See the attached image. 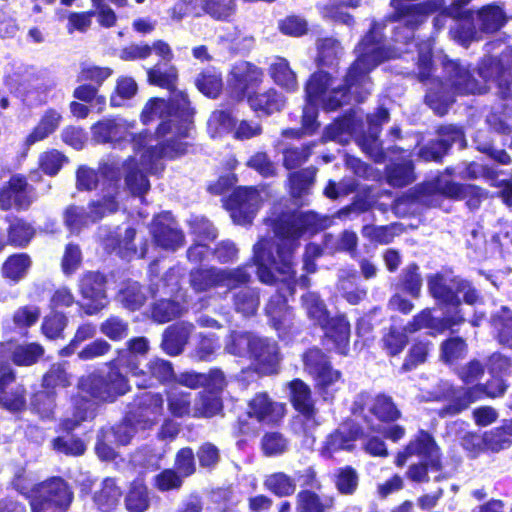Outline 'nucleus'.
<instances>
[{
    "mask_svg": "<svg viewBox=\"0 0 512 512\" xmlns=\"http://www.w3.org/2000/svg\"><path fill=\"white\" fill-rule=\"evenodd\" d=\"M268 222L278 237L276 256L272 252L275 246L269 239H261L254 245V264L257 266L258 278L262 283H283L276 295L269 300L265 310L271 324L276 330L286 329L291 320V311L287 306V295L294 293L295 263L294 251L299 245V238L313 234L329 227L332 220L313 211L290 210L284 204L274 205Z\"/></svg>",
    "mask_w": 512,
    "mask_h": 512,
    "instance_id": "nucleus-1",
    "label": "nucleus"
},
{
    "mask_svg": "<svg viewBox=\"0 0 512 512\" xmlns=\"http://www.w3.org/2000/svg\"><path fill=\"white\" fill-rule=\"evenodd\" d=\"M135 122L123 118H105L91 127L92 139L100 144H110L123 149L131 145L134 156L122 163L127 188L133 195L142 197L150 183L146 173L156 174L164 169L163 159H175L187 152L188 144L175 139L172 135H159L143 130L135 133Z\"/></svg>",
    "mask_w": 512,
    "mask_h": 512,
    "instance_id": "nucleus-2",
    "label": "nucleus"
},
{
    "mask_svg": "<svg viewBox=\"0 0 512 512\" xmlns=\"http://www.w3.org/2000/svg\"><path fill=\"white\" fill-rule=\"evenodd\" d=\"M371 36L372 34L367 35L357 45V58L348 69L343 85L336 84V79L324 71L316 72L310 77L306 85L308 103L303 109L302 117V129L305 133L312 134L318 127L316 106L335 110L347 101L348 91L352 90L358 101H363L370 93L372 84L369 73L383 59L395 56L393 53L384 55L379 43L370 41Z\"/></svg>",
    "mask_w": 512,
    "mask_h": 512,
    "instance_id": "nucleus-3",
    "label": "nucleus"
},
{
    "mask_svg": "<svg viewBox=\"0 0 512 512\" xmlns=\"http://www.w3.org/2000/svg\"><path fill=\"white\" fill-rule=\"evenodd\" d=\"M418 49V77L426 86L425 102L438 115L447 113L454 102L455 95L481 94L486 86L478 82L470 73L467 66L453 60L443 58V71L446 82L431 77L430 41L416 45Z\"/></svg>",
    "mask_w": 512,
    "mask_h": 512,
    "instance_id": "nucleus-4",
    "label": "nucleus"
},
{
    "mask_svg": "<svg viewBox=\"0 0 512 512\" xmlns=\"http://www.w3.org/2000/svg\"><path fill=\"white\" fill-rule=\"evenodd\" d=\"M150 84L166 88L172 91L169 102L163 99H151L141 113L144 124L156 118L161 119L158 126L159 135H172L182 141L189 136L192 129L193 110L190 107L188 96L185 92L176 90L177 70L174 66L157 64L147 71Z\"/></svg>",
    "mask_w": 512,
    "mask_h": 512,
    "instance_id": "nucleus-5",
    "label": "nucleus"
},
{
    "mask_svg": "<svg viewBox=\"0 0 512 512\" xmlns=\"http://www.w3.org/2000/svg\"><path fill=\"white\" fill-rule=\"evenodd\" d=\"M444 197L454 200H466V205L471 210L479 208L487 193L482 188L471 184H459L453 181L437 177L431 181L418 185L413 191L398 198L395 208L400 209L402 204L419 202L430 207H440Z\"/></svg>",
    "mask_w": 512,
    "mask_h": 512,
    "instance_id": "nucleus-6",
    "label": "nucleus"
},
{
    "mask_svg": "<svg viewBox=\"0 0 512 512\" xmlns=\"http://www.w3.org/2000/svg\"><path fill=\"white\" fill-rule=\"evenodd\" d=\"M102 173L110 179L107 193L102 200L92 202L89 212L83 207L69 206L64 212V222L72 233L79 232L82 228L100 220L106 213L115 212L118 208L116 195L118 194V182L121 177L119 163L112 160L102 166Z\"/></svg>",
    "mask_w": 512,
    "mask_h": 512,
    "instance_id": "nucleus-7",
    "label": "nucleus"
},
{
    "mask_svg": "<svg viewBox=\"0 0 512 512\" xmlns=\"http://www.w3.org/2000/svg\"><path fill=\"white\" fill-rule=\"evenodd\" d=\"M427 285L431 296L445 308V311L455 312L457 309L463 311L460 295L469 305L475 304L479 299L477 290L468 281L450 274L430 275L427 278Z\"/></svg>",
    "mask_w": 512,
    "mask_h": 512,
    "instance_id": "nucleus-8",
    "label": "nucleus"
},
{
    "mask_svg": "<svg viewBox=\"0 0 512 512\" xmlns=\"http://www.w3.org/2000/svg\"><path fill=\"white\" fill-rule=\"evenodd\" d=\"M117 362L109 363L106 374L92 373L83 376L78 383L80 393L89 395L98 402H113L130 389L127 377L120 372Z\"/></svg>",
    "mask_w": 512,
    "mask_h": 512,
    "instance_id": "nucleus-9",
    "label": "nucleus"
},
{
    "mask_svg": "<svg viewBox=\"0 0 512 512\" xmlns=\"http://www.w3.org/2000/svg\"><path fill=\"white\" fill-rule=\"evenodd\" d=\"M250 279L247 265L236 268L198 267L192 269L189 275L190 286L196 293L207 292L217 287L233 290L239 285L248 284Z\"/></svg>",
    "mask_w": 512,
    "mask_h": 512,
    "instance_id": "nucleus-10",
    "label": "nucleus"
},
{
    "mask_svg": "<svg viewBox=\"0 0 512 512\" xmlns=\"http://www.w3.org/2000/svg\"><path fill=\"white\" fill-rule=\"evenodd\" d=\"M72 492L66 482L53 477L35 484L30 495L31 512H64L72 502Z\"/></svg>",
    "mask_w": 512,
    "mask_h": 512,
    "instance_id": "nucleus-11",
    "label": "nucleus"
},
{
    "mask_svg": "<svg viewBox=\"0 0 512 512\" xmlns=\"http://www.w3.org/2000/svg\"><path fill=\"white\" fill-rule=\"evenodd\" d=\"M507 390V384L503 378L494 376L485 385H475L468 389H456L448 387L447 397L451 402L439 411V416L446 417L459 414L481 395L491 398L501 397Z\"/></svg>",
    "mask_w": 512,
    "mask_h": 512,
    "instance_id": "nucleus-12",
    "label": "nucleus"
},
{
    "mask_svg": "<svg viewBox=\"0 0 512 512\" xmlns=\"http://www.w3.org/2000/svg\"><path fill=\"white\" fill-rule=\"evenodd\" d=\"M485 83L495 82L503 98L512 94V47L506 46L500 58H484L478 68Z\"/></svg>",
    "mask_w": 512,
    "mask_h": 512,
    "instance_id": "nucleus-13",
    "label": "nucleus"
},
{
    "mask_svg": "<svg viewBox=\"0 0 512 512\" xmlns=\"http://www.w3.org/2000/svg\"><path fill=\"white\" fill-rule=\"evenodd\" d=\"M11 90L17 91L28 105H41L46 102V93L52 83H46L35 73L18 70L5 79Z\"/></svg>",
    "mask_w": 512,
    "mask_h": 512,
    "instance_id": "nucleus-14",
    "label": "nucleus"
},
{
    "mask_svg": "<svg viewBox=\"0 0 512 512\" xmlns=\"http://www.w3.org/2000/svg\"><path fill=\"white\" fill-rule=\"evenodd\" d=\"M303 361L305 370L315 379L324 399H328L329 390L340 381L341 373L332 368L327 356L318 348L309 349Z\"/></svg>",
    "mask_w": 512,
    "mask_h": 512,
    "instance_id": "nucleus-15",
    "label": "nucleus"
},
{
    "mask_svg": "<svg viewBox=\"0 0 512 512\" xmlns=\"http://www.w3.org/2000/svg\"><path fill=\"white\" fill-rule=\"evenodd\" d=\"M465 322V313L461 309L455 312L450 310L444 312L443 318H435L432 316L430 309H424L415 315L404 327L407 333H415L422 329L430 330V334L434 335L442 333L447 329H453Z\"/></svg>",
    "mask_w": 512,
    "mask_h": 512,
    "instance_id": "nucleus-16",
    "label": "nucleus"
},
{
    "mask_svg": "<svg viewBox=\"0 0 512 512\" xmlns=\"http://www.w3.org/2000/svg\"><path fill=\"white\" fill-rule=\"evenodd\" d=\"M261 202L262 197L257 189L240 187L233 192L227 205L233 221L245 225L252 222Z\"/></svg>",
    "mask_w": 512,
    "mask_h": 512,
    "instance_id": "nucleus-17",
    "label": "nucleus"
},
{
    "mask_svg": "<svg viewBox=\"0 0 512 512\" xmlns=\"http://www.w3.org/2000/svg\"><path fill=\"white\" fill-rule=\"evenodd\" d=\"M35 199L33 187L21 175L12 176L7 185L0 189V207L3 210L12 208L26 210Z\"/></svg>",
    "mask_w": 512,
    "mask_h": 512,
    "instance_id": "nucleus-18",
    "label": "nucleus"
},
{
    "mask_svg": "<svg viewBox=\"0 0 512 512\" xmlns=\"http://www.w3.org/2000/svg\"><path fill=\"white\" fill-rule=\"evenodd\" d=\"M263 79V72L256 65L240 61L237 62L228 78L229 87L232 89L236 100H242L249 89L257 87Z\"/></svg>",
    "mask_w": 512,
    "mask_h": 512,
    "instance_id": "nucleus-19",
    "label": "nucleus"
},
{
    "mask_svg": "<svg viewBox=\"0 0 512 512\" xmlns=\"http://www.w3.org/2000/svg\"><path fill=\"white\" fill-rule=\"evenodd\" d=\"M164 400L160 394L145 392L141 394L135 403V407L129 412L131 420L136 421L141 430L154 426L163 412Z\"/></svg>",
    "mask_w": 512,
    "mask_h": 512,
    "instance_id": "nucleus-20",
    "label": "nucleus"
},
{
    "mask_svg": "<svg viewBox=\"0 0 512 512\" xmlns=\"http://www.w3.org/2000/svg\"><path fill=\"white\" fill-rule=\"evenodd\" d=\"M389 120V112L387 109L380 108L374 114L368 115V133L358 139L361 149L369 155L375 162H383L387 153L383 150L378 140V135L382 124Z\"/></svg>",
    "mask_w": 512,
    "mask_h": 512,
    "instance_id": "nucleus-21",
    "label": "nucleus"
},
{
    "mask_svg": "<svg viewBox=\"0 0 512 512\" xmlns=\"http://www.w3.org/2000/svg\"><path fill=\"white\" fill-rule=\"evenodd\" d=\"M151 233L157 246L166 250H176L184 243V235L178 229L170 212L154 218Z\"/></svg>",
    "mask_w": 512,
    "mask_h": 512,
    "instance_id": "nucleus-22",
    "label": "nucleus"
},
{
    "mask_svg": "<svg viewBox=\"0 0 512 512\" xmlns=\"http://www.w3.org/2000/svg\"><path fill=\"white\" fill-rule=\"evenodd\" d=\"M252 343L249 355L253 359L256 369L263 374L276 373L280 363L277 343L269 338L259 336H256Z\"/></svg>",
    "mask_w": 512,
    "mask_h": 512,
    "instance_id": "nucleus-23",
    "label": "nucleus"
},
{
    "mask_svg": "<svg viewBox=\"0 0 512 512\" xmlns=\"http://www.w3.org/2000/svg\"><path fill=\"white\" fill-rule=\"evenodd\" d=\"M25 389L15 382L9 366H0V405L9 411H20L25 407Z\"/></svg>",
    "mask_w": 512,
    "mask_h": 512,
    "instance_id": "nucleus-24",
    "label": "nucleus"
},
{
    "mask_svg": "<svg viewBox=\"0 0 512 512\" xmlns=\"http://www.w3.org/2000/svg\"><path fill=\"white\" fill-rule=\"evenodd\" d=\"M438 137L437 141L430 142L420 149V158L425 161H439L454 143H459L463 147L464 134L456 126L447 125L440 127Z\"/></svg>",
    "mask_w": 512,
    "mask_h": 512,
    "instance_id": "nucleus-25",
    "label": "nucleus"
},
{
    "mask_svg": "<svg viewBox=\"0 0 512 512\" xmlns=\"http://www.w3.org/2000/svg\"><path fill=\"white\" fill-rule=\"evenodd\" d=\"M80 292L85 299L91 301L87 306V314H95L103 309L106 304L105 278L98 272H88L80 281Z\"/></svg>",
    "mask_w": 512,
    "mask_h": 512,
    "instance_id": "nucleus-26",
    "label": "nucleus"
},
{
    "mask_svg": "<svg viewBox=\"0 0 512 512\" xmlns=\"http://www.w3.org/2000/svg\"><path fill=\"white\" fill-rule=\"evenodd\" d=\"M248 415L258 422L273 424L280 421L285 414V405L272 401L266 393H258L249 402Z\"/></svg>",
    "mask_w": 512,
    "mask_h": 512,
    "instance_id": "nucleus-27",
    "label": "nucleus"
},
{
    "mask_svg": "<svg viewBox=\"0 0 512 512\" xmlns=\"http://www.w3.org/2000/svg\"><path fill=\"white\" fill-rule=\"evenodd\" d=\"M357 403L366 407L371 414L383 422H393L401 416L392 397L386 394L371 396L367 393H362L359 395Z\"/></svg>",
    "mask_w": 512,
    "mask_h": 512,
    "instance_id": "nucleus-28",
    "label": "nucleus"
},
{
    "mask_svg": "<svg viewBox=\"0 0 512 512\" xmlns=\"http://www.w3.org/2000/svg\"><path fill=\"white\" fill-rule=\"evenodd\" d=\"M127 349L119 350L118 357L114 359L121 368H126L127 372L133 376L144 374L139 369L137 360L138 355H145L149 350V341L146 337H134L126 342Z\"/></svg>",
    "mask_w": 512,
    "mask_h": 512,
    "instance_id": "nucleus-29",
    "label": "nucleus"
},
{
    "mask_svg": "<svg viewBox=\"0 0 512 512\" xmlns=\"http://www.w3.org/2000/svg\"><path fill=\"white\" fill-rule=\"evenodd\" d=\"M408 452L428 461L431 471H440L442 468L439 448L430 434L420 431L417 437L408 445Z\"/></svg>",
    "mask_w": 512,
    "mask_h": 512,
    "instance_id": "nucleus-30",
    "label": "nucleus"
},
{
    "mask_svg": "<svg viewBox=\"0 0 512 512\" xmlns=\"http://www.w3.org/2000/svg\"><path fill=\"white\" fill-rule=\"evenodd\" d=\"M63 116L60 111L54 108L46 109L37 125L25 138L24 144L27 148L31 147L37 142L43 141L53 134L60 127Z\"/></svg>",
    "mask_w": 512,
    "mask_h": 512,
    "instance_id": "nucleus-31",
    "label": "nucleus"
},
{
    "mask_svg": "<svg viewBox=\"0 0 512 512\" xmlns=\"http://www.w3.org/2000/svg\"><path fill=\"white\" fill-rule=\"evenodd\" d=\"M44 353V349L37 343L17 345L14 343H1L0 355L9 357L19 366L34 364Z\"/></svg>",
    "mask_w": 512,
    "mask_h": 512,
    "instance_id": "nucleus-32",
    "label": "nucleus"
},
{
    "mask_svg": "<svg viewBox=\"0 0 512 512\" xmlns=\"http://www.w3.org/2000/svg\"><path fill=\"white\" fill-rule=\"evenodd\" d=\"M193 328L192 324L185 322L168 327L161 343L163 351L170 356L179 355L187 344Z\"/></svg>",
    "mask_w": 512,
    "mask_h": 512,
    "instance_id": "nucleus-33",
    "label": "nucleus"
},
{
    "mask_svg": "<svg viewBox=\"0 0 512 512\" xmlns=\"http://www.w3.org/2000/svg\"><path fill=\"white\" fill-rule=\"evenodd\" d=\"M290 399L294 408L308 421H314L316 409L309 386L300 379H295L289 384Z\"/></svg>",
    "mask_w": 512,
    "mask_h": 512,
    "instance_id": "nucleus-34",
    "label": "nucleus"
},
{
    "mask_svg": "<svg viewBox=\"0 0 512 512\" xmlns=\"http://www.w3.org/2000/svg\"><path fill=\"white\" fill-rule=\"evenodd\" d=\"M325 331V335L335 345L338 353L345 355L349 346L350 324L343 315L329 318L327 325L321 327Z\"/></svg>",
    "mask_w": 512,
    "mask_h": 512,
    "instance_id": "nucleus-35",
    "label": "nucleus"
},
{
    "mask_svg": "<svg viewBox=\"0 0 512 512\" xmlns=\"http://www.w3.org/2000/svg\"><path fill=\"white\" fill-rule=\"evenodd\" d=\"M297 512H329L334 506V497L303 490L296 497Z\"/></svg>",
    "mask_w": 512,
    "mask_h": 512,
    "instance_id": "nucleus-36",
    "label": "nucleus"
},
{
    "mask_svg": "<svg viewBox=\"0 0 512 512\" xmlns=\"http://www.w3.org/2000/svg\"><path fill=\"white\" fill-rule=\"evenodd\" d=\"M230 291L236 312L245 317L255 315L260 304L259 293L256 289L243 284Z\"/></svg>",
    "mask_w": 512,
    "mask_h": 512,
    "instance_id": "nucleus-37",
    "label": "nucleus"
},
{
    "mask_svg": "<svg viewBox=\"0 0 512 512\" xmlns=\"http://www.w3.org/2000/svg\"><path fill=\"white\" fill-rule=\"evenodd\" d=\"M487 452L499 453L512 445V420H506L499 427L484 432Z\"/></svg>",
    "mask_w": 512,
    "mask_h": 512,
    "instance_id": "nucleus-38",
    "label": "nucleus"
},
{
    "mask_svg": "<svg viewBox=\"0 0 512 512\" xmlns=\"http://www.w3.org/2000/svg\"><path fill=\"white\" fill-rule=\"evenodd\" d=\"M122 491L113 478L102 481L101 487L94 494V502L102 512H110L117 507Z\"/></svg>",
    "mask_w": 512,
    "mask_h": 512,
    "instance_id": "nucleus-39",
    "label": "nucleus"
},
{
    "mask_svg": "<svg viewBox=\"0 0 512 512\" xmlns=\"http://www.w3.org/2000/svg\"><path fill=\"white\" fill-rule=\"evenodd\" d=\"M248 102L254 111L262 112L265 115L279 112L285 104L283 96L274 89L251 95Z\"/></svg>",
    "mask_w": 512,
    "mask_h": 512,
    "instance_id": "nucleus-40",
    "label": "nucleus"
},
{
    "mask_svg": "<svg viewBox=\"0 0 512 512\" xmlns=\"http://www.w3.org/2000/svg\"><path fill=\"white\" fill-rule=\"evenodd\" d=\"M355 434L346 429H338L329 434L320 448L321 456L331 458L336 452L340 450H351Z\"/></svg>",
    "mask_w": 512,
    "mask_h": 512,
    "instance_id": "nucleus-41",
    "label": "nucleus"
},
{
    "mask_svg": "<svg viewBox=\"0 0 512 512\" xmlns=\"http://www.w3.org/2000/svg\"><path fill=\"white\" fill-rule=\"evenodd\" d=\"M270 75L277 85L287 91L293 92L298 88L296 74L285 58L276 57L274 59L270 65Z\"/></svg>",
    "mask_w": 512,
    "mask_h": 512,
    "instance_id": "nucleus-42",
    "label": "nucleus"
},
{
    "mask_svg": "<svg viewBox=\"0 0 512 512\" xmlns=\"http://www.w3.org/2000/svg\"><path fill=\"white\" fill-rule=\"evenodd\" d=\"M491 325L496 331L498 342L512 349V311L502 306L492 315Z\"/></svg>",
    "mask_w": 512,
    "mask_h": 512,
    "instance_id": "nucleus-43",
    "label": "nucleus"
},
{
    "mask_svg": "<svg viewBox=\"0 0 512 512\" xmlns=\"http://www.w3.org/2000/svg\"><path fill=\"white\" fill-rule=\"evenodd\" d=\"M302 306L306 311L307 317L320 327L328 323L329 313L324 301L315 292H307L302 296Z\"/></svg>",
    "mask_w": 512,
    "mask_h": 512,
    "instance_id": "nucleus-44",
    "label": "nucleus"
},
{
    "mask_svg": "<svg viewBox=\"0 0 512 512\" xmlns=\"http://www.w3.org/2000/svg\"><path fill=\"white\" fill-rule=\"evenodd\" d=\"M72 402L74 409L72 418L67 417L62 421V427L67 431L75 429L82 421L93 418L95 411V402L81 395L75 396Z\"/></svg>",
    "mask_w": 512,
    "mask_h": 512,
    "instance_id": "nucleus-45",
    "label": "nucleus"
},
{
    "mask_svg": "<svg viewBox=\"0 0 512 512\" xmlns=\"http://www.w3.org/2000/svg\"><path fill=\"white\" fill-rule=\"evenodd\" d=\"M317 62L323 67H333L338 64L343 54L340 43L331 37L321 38L317 40Z\"/></svg>",
    "mask_w": 512,
    "mask_h": 512,
    "instance_id": "nucleus-46",
    "label": "nucleus"
},
{
    "mask_svg": "<svg viewBox=\"0 0 512 512\" xmlns=\"http://www.w3.org/2000/svg\"><path fill=\"white\" fill-rule=\"evenodd\" d=\"M317 169L308 167L301 169L289 175L290 194L298 199L309 194L316 177Z\"/></svg>",
    "mask_w": 512,
    "mask_h": 512,
    "instance_id": "nucleus-47",
    "label": "nucleus"
},
{
    "mask_svg": "<svg viewBox=\"0 0 512 512\" xmlns=\"http://www.w3.org/2000/svg\"><path fill=\"white\" fill-rule=\"evenodd\" d=\"M256 335L245 331H231L224 342V350L231 355L243 357L250 354Z\"/></svg>",
    "mask_w": 512,
    "mask_h": 512,
    "instance_id": "nucleus-48",
    "label": "nucleus"
},
{
    "mask_svg": "<svg viewBox=\"0 0 512 512\" xmlns=\"http://www.w3.org/2000/svg\"><path fill=\"white\" fill-rule=\"evenodd\" d=\"M222 409L219 396L211 391L200 392L192 406V417H212Z\"/></svg>",
    "mask_w": 512,
    "mask_h": 512,
    "instance_id": "nucleus-49",
    "label": "nucleus"
},
{
    "mask_svg": "<svg viewBox=\"0 0 512 512\" xmlns=\"http://www.w3.org/2000/svg\"><path fill=\"white\" fill-rule=\"evenodd\" d=\"M136 232L133 228H126L124 235L116 234V236L110 235L105 239V246L107 249L116 251L122 258H130L137 254L133 240Z\"/></svg>",
    "mask_w": 512,
    "mask_h": 512,
    "instance_id": "nucleus-50",
    "label": "nucleus"
},
{
    "mask_svg": "<svg viewBox=\"0 0 512 512\" xmlns=\"http://www.w3.org/2000/svg\"><path fill=\"white\" fill-rule=\"evenodd\" d=\"M454 26L450 29L451 37L463 46L478 39V32L471 21V13L462 11V16L456 18Z\"/></svg>",
    "mask_w": 512,
    "mask_h": 512,
    "instance_id": "nucleus-51",
    "label": "nucleus"
},
{
    "mask_svg": "<svg viewBox=\"0 0 512 512\" xmlns=\"http://www.w3.org/2000/svg\"><path fill=\"white\" fill-rule=\"evenodd\" d=\"M195 85L205 96L216 98L223 87L221 73L215 68L206 69L196 77Z\"/></svg>",
    "mask_w": 512,
    "mask_h": 512,
    "instance_id": "nucleus-52",
    "label": "nucleus"
},
{
    "mask_svg": "<svg viewBox=\"0 0 512 512\" xmlns=\"http://www.w3.org/2000/svg\"><path fill=\"white\" fill-rule=\"evenodd\" d=\"M480 30L486 33L498 31L505 23L503 10L496 5H487L478 11Z\"/></svg>",
    "mask_w": 512,
    "mask_h": 512,
    "instance_id": "nucleus-53",
    "label": "nucleus"
},
{
    "mask_svg": "<svg viewBox=\"0 0 512 512\" xmlns=\"http://www.w3.org/2000/svg\"><path fill=\"white\" fill-rule=\"evenodd\" d=\"M388 183L394 187L409 185L415 180L413 164L410 160L395 163L387 169Z\"/></svg>",
    "mask_w": 512,
    "mask_h": 512,
    "instance_id": "nucleus-54",
    "label": "nucleus"
},
{
    "mask_svg": "<svg viewBox=\"0 0 512 512\" xmlns=\"http://www.w3.org/2000/svg\"><path fill=\"white\" fill-rule=\"evenodd\" d=\"M30 265L31 261L27 254L21 253L12 255L2 266L3 276L17 282L25 276Z\"/></svg>",
    "mask_w": 512,
    "mask_h": 512,
    "instance_id": "nucleus-55",
    "label": "nucleus"
},
{
    "mask_svg": "<svg viewBox=\"0 0 512 512\" xmlns=\"http://www.w3.org/2000/svg\"><path fill=\"white\" fill-rule=\"evenodd\" d=\"M35 230L32 225L23 219L15 218L8 227V240L10 244L24 247L34 237Z\"/></svg>",
    "mask_w": 512,
    "mask_h": 512,
    "instance_id": "nucleus-56",
    "label": "nucleus"
},
{
    "mask_svg": "<svg viewBox=\"0 0 512 512\" xmlns=\"http://www.w3.org/2000/svg\"><path fill=\"white\" fill-rule=\"evenodd\" d=\"M183 306L172 300L163 299L156 302L152 308V318L158 323H166L180 316Z\"/></svg>",
    "mask_w": 512,
    "mask_h": 512,
    "instance_id": "nucleus-57",
    "label": "nucleus"
},
{
    "mask_svg": "<svg viewBox=\"0 0 512 512\" xmlns=\"http://www.w3.org/2000/svg\"><path fill=\"white\" fill-rule=\"evenodd\" d=\"M100 332L112 341H121L128 336L129 324L118 316H110L99 326Z\"/></svg>",
    "mask_w": 512,
    "mask_h": 512,
    "instance_id": "nucleus-58",
    "label": "nucleus"
},
{
    "mask_svg": "<svg viewBox=\"0 0 512 512\" xmlns=\"http://www.w3.org/2000/svg\"><path fill=\"white\" fill-rule=\"evenodd\" d=\"M41 315L39 307L36 305H25L19 307L12 316L14 328L20 332L37 323Z\"/></svg>",
    "mask_w": 512,
    "mask_h": 512,
    "instance_id": "nucleus-59",
    "label": "nucleus"
},
{
    "mask_svg": "<svg viewBox=\"0 0 512 512\" xmlns=\"http://www.w3.org/2000/svg\"><path fill=\"white\" fill-rule=\"evenodd\" d=\"M467 344L461 337H452L441 344V359L448 364H453L465 357Z\"/></svg>",
    "mask_w": 512,
    "mask_h": 512,
    "instance_id": "nucleus-60",
    "label": "nucleus"
},
{
    "mask_svg": "<svg viewBox=\"0 0 512 512\" xmlns=\"http://www.w3.org/2000/svg\"><path fill=\"white\" fill-rule=\"evenodd\" d=\"M358 237L356 233L351 231H344L339 238L332 235L324 236V250L328 252L333 251H348L353 252L357 247Z\"/></svg>",
    "mask_w": 512,
    "mask_h": 512,
    "instance_id": "nucleus-61",
    "label": "nucleus"
},
{
    "mask_svg": "<svg viewBox=\"0 0 512 512\" xmlns=\"http://www.w3.org/2000/svg\"><path fill=\"white\" fill-rule=\"evenodd\" d=\"M147 488L140 483H134L125 498V505L130 512H144L149 507Z\"/></svg>",
    "mask_w": 512,
    "mask_h": 512,
    "instance_id": "nucleus-62",
    "label": "nucleus"
},
{
    "mask_svg": "<svg viewBox=\"0 0 512 512\" xmlns=\"http://www.w3.org/2000/svg\"><path fill=\"white\" fill-rule=\"evenodd\" d=\"M202 12L217 20L228 19L235 11L234 0H202Z\"/></svg>",
    "mask_w": 512,
    "mask_h": 512,
    "instance_id": "nucleus-63",
    "label": "nucleus"
},
{
    "mask_svg": "<svg viewBox=\"0 0 512 512\" xmlns=\"http://www.w3.org/2000/svg\"><path fill=\"white\" fill-rule=\"evenodd\" d=\"M264 484L268 490L278 496L291 495L296 489L294 479L282 472L269 475Z\"/></svg>",
    "mask_w": 512,
    "mask_h": 512,
    "instance_id": "nucleus-64",
    "label": "nucleus"
}]
</instances>
